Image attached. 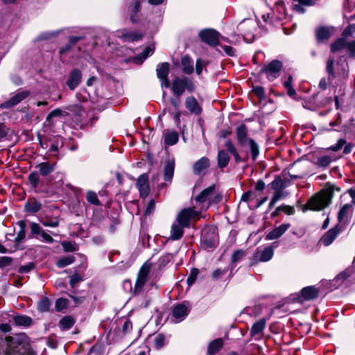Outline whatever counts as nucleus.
<instances>
[{
    "instance_id": "nucleus-1",
    "label": "nucleus",
    "mask_w": 355,
    "mask_h": 355,
    "mask_svg": "<svg viewBox=\"0 0 355 355\" xmlns=\"http://www.w3.org/2000/svg\"><path fill=\"white\" fill-rule=\"evenodd\" d=\"M0 355H35L24 335L7 336L0 343Z\"/></svg>"
},
{
    "instance_id": "nucleus-2",
    "label": "nucleus",
    "mask_w": 355,
    "mask_h": 355,
    "mask_svg": "<svg viewBox=\"0 0 355 355\" xmlns=\"http://www.w3.org/2000/svg\"><path fill=\"white\" fill-rule=\"evenodd\" d=\"M335 191H340V188L335 185H331L321 190L309 200L307 202L308 208L314 211H320L324 209L331 204Z\"/></svg>"
},
{
    "instance_id": "nucleus-3",
    "label": "nucleus",
    "mask_w": 355,
    "mask_h": 355,
    "mask_svg": "<svg viewBox=\"0 0 355 355\" xmlns=\"http://www.w3.org/2000/svg\"><path fill=\"white\" fill-rule=\"evenodd\" d=\"M236 139L241 148H243L248 143L250 146L252 158L255 160L259 153V146L257 144L250 138L248 137L247 127L241 124L236 129Z\"/></svg>"
},
{
    "instance_id": "nucleus-4",
    "label": "nucleus",
    "mask_w": 355,
    "mask_h": 355,
    "mask_svg": "<svg viewBox=\"0 0 355 355\" xmlns=\"http://www.w3.org/2000/svg\"><path fill=\"white\" fill-rule=\"evenodd\" d=\"M171 90L176 96H180L185 90L190 92L194 90V85L190 78L187 77H176L171 83Z\"/></svg>"
},
{
    "instance_id": "nucleus-5",
    "label": "nucleus",
    "mask_w": 355,
    "mask_h": 355,
    "mask_svg": "<svg viewBox=\"0 0 355 355\" xmlns=\"http://www.w3.org/2000/svg\"><path fill=\"white\" fill-rule=\"evenodd\" d=\"M345 50L349 58H355V40L347 41L346 38L340 37L331 46L333 53Z\"/></svg>"
},
{
    "instance_id": "nucleus-6",
    "label": "nucleus",
    "mask_w": 355,
    "mask_h": 355,
    "mask_svg": "<svg viewBox=\"0 0 355 355\" xmlns=\"http://www.w3.org/2000/svg\"><path fill=\"white\" fill-rule=\"evenodd\" d=\"M274 255V249L272 246H268L264 248H258L254 253L251 265L257 264L259 262H266L270 261Z\"/></svg>"
},
{
    "instance_id": "nucleus-7",
    "label": "nucleus",
    "mask_w": 355,
    "mask_h": 355,
    "mask_svg": "<svg viewBox=\"0 0 355 355\" xmlns=\"http://www.w3.org/2000/svg\"><path fill=\"white\" fill-rule=\"evenodd\" d=\"M200 40L210 46L216 47L219 45L220 33L214 29L206 28L200 31Z\"/></svg>"
},
{
    "instance_id": "nucleus-8",
    "label": "nucleus",
    "mask_w": 355,
    "mask_h": 355,
    "mask_svg": "<svg viewBox=\"0 0 355 355\" xmlns=\"http://www.w3.org/2000/svg\"><path fill=\"white\" fill-rule=\"evenodd\" d=\"M199 214L200 213L196 211L194 207L184 208L177 216L176 222L188 227L190 225L191 219L198 218Z\"/></svg>"
},
{
    "instance_id": "nucleus-9",
    "label": "nucleus",
    "mask_w": 355,
    "mask_h": 355,
    "mask_svg": "<svg viewBox=\"0 0 355 355\" xmlns=\"http://www.w3.org/2000/svg\"><path fill=\"white\" fill-rule=\"evenodd\" d=\"M215 186L211 185L204 189L196 198V201L202 205L201 209H207L211 205V196L214 194Z\"/></svg>"
},
{
    "instance_id": "nucleus-10",
    "label": "nucleus",
    "mask_w": 355,
    "mask_h": 355,
    "mask_svg": "<svg viewBox=\"0 0 355 355\" xmlns=\"http://www.w3.org/2000/svg\"><path fill=\"white\" fill-rule=\"evenodd\" d=\"M282 68V63L279 60H273L268 65L265 66L261 70L270 81L276 79L279 76Z\"/></svg>"
},
{
    "instance_id": "nucleus-11",
    "label": "nucleus",
    "mask_w": 355,
    "mask_h": 355,
    "mask_svg": "<svg viewBox=\"0 0 355 355\" xmlns=\"http://www.w3.org/2000/svg\"><path fill=\"white\" fill-rule=\"evenodd\" d=\"M150 263H146L141 268L135 286V293H140L150 270Z\"/></svg>"
},
{
    "instance_id": "nucleus-12",
    "label": "nucleus",
    "mask_w": 355,
    "mask_h": 355,
    "mask_svg": "<svg viewBox=\"0 0 355 355\" xmlns=\"http://www.w3.org/2000/svg\"><path fill=\"white\" fill-rule=\"evenodd\" d=\"M190 308L188 304L180 303L175 305L172 311V319L175 323L184 320L189 314Z\"/></svg>"
},
{
    "instance_id": "nucleus-13",
    "label": "nucleus",
    "mask_w": 355,
    "mask_h": 355,
    "mask_svg": "<svg viewBox=\"0 0 355 355\" xmlns=\"http://www.w3.org/2000/svg\"><path fill=\"white\" fill-rule=\"evenodd\" d=\"M354 208L352 204L347 203L343 205L338 213V225H340L344 228V227L349 223Z\"/></svg>"
},
{
    "instance_id": "nucleus-14",
    "label": "nucleus",
    "mask_w": 355,
    "mask_h": 355,
    "mask_svg": "<svg viewBox=\"0 0 355 355\" xmlns=\"http://www.w3.org/2000/svg\"><path fill=\"white\" fill-rule=\"evenodd\" d=\"M157 78L160 80L162 87L168 88L171 83L168 78L169 73V64L168 62H163L158 64L156 69Z\"/></svg>"
},
{
    "instance_id": "nucleus-15",
    "label": "nucleus",
    "mask_w": 355,
    "mask_h": 355,
    "mask_svg": "<svg viewBox=\"0 0 355 355\" xmlns=\"http://www.w3.org/2000/svg\"><path fill=\"white\" fill-rule=\"evenodd\" d=\"M225 146L227 152L233 155L236 163L245 161L248 156L247 151L241 150V153L242 154L241 155L236 150V147L230 139H228L225 141Z\"/></svg>"
},
{
    "instance_id": "nucleus-16",
    "label": "nucleus",
    "mask_w": 355,
    "mask_h": 355,
    "mask_svg": "<svg viewBox=\"0 0 355 355\" xmlns=\"http://www.w3.org/2000/svg\"><path fill=\"white\" fill-rule=\"evenodd\" d=\"M343 229V227L340 225H336L322 236L320 240L321 243L325 246L331 245Z\"/></svg>"
},
{
    "instance_id": "nucleus-17",
    "label": "nucleus",
    "mask_w": 355,
    "mask_h": 355,
    "mask_svg": "<svg viewBox=\"0 0 355 355\" xmlns=\"http://www.w3.org/2000/svg\"><path fill=\"white\" fill-rule=\"evenodd\" d=\"M137 188L141 198H145L147 197L150 192V187L148 185V175L146 173H143L138 178Z\"/></svg>"
},
{
    "instance_id": "nucleus-18",
    "label": "nucleus",
    "mask_w": 355,
    "mask_h": 355,
    "mask_svg": "<svg viewBox=\"0 0 355 355\" xmlns=\"http://www.w3.org/2000/svg\"><path fill=\"white\" fill-rule=\"evenodd\" d=\"M29 95L28 91H21L15 94L8 101L0 105L1 108H10L24 100Z\"/></svg>"
},
{
    "instance_id": "nucleus-19",
    "label": "nucleus",
    "mask_w": 355,
    "mask_h": 355,
    "mask_svg": "<svg viewBox=\"0 0 355 355\" xmlns=\"http://www.w3.org/2000/svg\"><path fill=\"white\" fill-rule=\"evenodd\" d=\"M185 107L190 114L200 115L202 112V107L198 101L193 96H189L185 99Z\"/></svg>"
},
{
    "instance_id": "nucleus-20",
    "label": "nucleus",
    "mask_w": 355,
    "mask_h": 355,
    "mask_svg": "<svg viewBox=\"0 0 355 355\" xmlns=\"http://www.w3.org/2000/svg\"><path fill=\"white\" fill-rule=\"evenodd\" d=\"M82 79V73L78 69L72 70L67 81V85L71 90H74L80 83Z\"/></svg>"
},
{
    "instance_id": "nucleus-21",
    "label": "nucleus",
    "mask_w": 355,
    "mask_h": 355,
    "mask_svg": "<svg viewBox=\"0 0 355 355\" xmlns=\"http://www.w3.org/2000/svg\"><path fill=\"white\" fill-rule=\"evenodd\" d=\"M354 268L352 267H349L345 269L344 271L339 273L332 281V284L336 287L340 286L343 285L345 282L347 281V279L353 275Z\"/></svg>"
},
{
    "instance_id": "nucleus-22",
    "label": "nucleus",
    "mask_w": 355,
    "mask_h": 355,
    "mask_svg": "<svg viewBox=\"0 0 355 355\" xmlns=\"http://www.w3.org/2000/svg\"><path fill=\"white\" fill-rule=\"evenodd\" d=\"M291 227L289 223H284L280 225L279 227L274 228L272 230L269 232L266 236V240H275L282 236Z\"/></svg>"
},
{
    "instance_id": "nucleus-23",
    "label": "nucleus",
    "mask_w": 355,
    "mask_h": 355,
    "mask_svg": "<svg viewBox=\"0 0 355 355\" xmlns=\"http://www.w3.org/2000/svg\"><path fill=\"white\" fill-rule=\"evenodd\" d=\"M253 26L252 21L245 20H243L238 26L239 31L241 32L243 39L248 42H250L253 37V35L248 28H251Z\"/></svg>"
},
{
    "instance_id": "nucleus-24",
    "label": "nucleus",
    "mask_w": 355,
    "mask_h": 355,
    "mask_svg": "<svg viewBox=\"0 0 355 355\" xmlns=\"http://www.w3.org/2000/svg\"><path fill=\"white\" fill-rule=\"evenodd\" d=\"M42 208V203L35 198H29L24 205V209L27 213L35 214Z\"/></svg>"
},
{
    "instance_id": "nucleus-25",
    "label": "nucleus",
    "mask_w": 355,
    "mask_h": 355,
    "mask_svg": "<svg viewBox=\"0 0 355 355\" xmlns=\"http://www.w3.org/2000/svg\"><path fill=\"white\" fill-rule=\"evenodd\" d=\"M319 294V289L315 286H306L302 289L301 296L304 300H311L316 298Z\"/></svg>"
},
{
    "instance_id": "nucleus-26",
    "label": "nucleus",
    "mask_w": 355,
    "mask_h": 355,
    "mask_svg": "<svg viewBox=\"0 0 355 355\" xmlns=\"http://www.w3.org/2000/svg\"><path fill=\"white\" fill-rule=\"evenodd\" d=\"M186 227L182 226L181 224L178 223H174L171 229V235L168 239H171L173 241L180 239L184 234V229Z\"/></svg>"
},
{
    "instance_id": "nucleus-27",
    "label": "nucleus",
    "mask_w": 355,
    "mask_h": 355,
    "mask_svg": "<svg viewBox=\"0 0 355 355\" xmlns=\"http://www.w3.org/2000/svg\"><path fill=\"white\" fill-rule=\"evenodd\" d=\"M175 168V160L173 158L168 159L165 162L164 177V180L170 181L173 178Z\"/></svg>"
},
{
    "instance_id": "nucleus-28",
    "label": "nucleus",
    "mask_w": 355,
    "mask_h": 355,
    "mask_svg": "<svg viewBox=\"0 0 355 355\" xmlns=\"http://www.w3.org/2000/svg\"><path fill=\"white\" fill-rule=\"evenodd\" d=\"M163 135L166 146H173L178 141L179 136L176 131L167 130Z\"/></svg>"
},
{
    "instance_id": "nucleus-29",
    "label": "nucleus",
    "mask_w": 355,
    "mask_h": 355,
    "mask_svg": "<svg viewBox=\"0 0 355 355\" xmlns=\"http://www.w3.org/2000/svg\"><path fill=\"white\" fill-rule=\"evenodd\" d=\"M209 166V159L206 157H203L194 164L193 172L196 175H200L205 169L208 168Z\"/></svg>"
},
{
    "instance_id": "nucleus-30",
    "label": "nucleus",
    "mask_w": 355,
    "mask_h": 355,
    "mask_svg": "<svg viewBox=\"0 0 355 355\" xmlns=\"http://www.w3.org/2000/svg\"><path fill=\"white\" fill-rule=\"evenodd\" d=\"M142 36V34L128 31H123L121 33V35H119V37H121L124 42L137 41L140 40Z\"/></svg>"
},
{
    "instance_id": "nucleus-31",
    "label": "nucleus",
    "mask_w": 355,
    "mask_h": 355,
    "mask_svg": "<svg viewBox=\"0 0 355 355\" xmlns=\"http://www.w3.org/2000/svg\"><path fill=\"white\" fill-rule=\"evenodd\" d=\"M293 1L298 2V4L293 5V10L300 12L304 13L305 10L303 6H310L315 4L318 0H293Z\"/></svg>"
},
{
    "instance_id": "nucleus-32",
    "label": "nucleus",
    "mask_w": 355,
    "mask_h": 355,
    "mask_svg": "<svg viewBox=\"0 0 355 355\" xmlns=\"http://www.w3.org/2000/svg\"><path fill=\"white\" fill-rule=\"evenodd\" d=\"M332 28L320 27L316 30V37L318 41H323L330 37L333 32Z\"/></svg>"
},
{
    "instance_id": "nucleus-33",
    "label": "nucleus",
    "mask_w": 355,
    "mask_h": 355,
    "mask_svg": "<svg viewBox=\"0 0 355 355\" xmlns=\"http://www.w3.org/2000/svg\"><path fill=\"white\" fill-rule=\"evenodd\" d=\"M182 71L186 74H191L193 71V61L191 58L186 55L182 57L181 60Z\"/></svg>"
},
{
    "instance_id": "nucleus-34",
    "label": "nucleus",
    "mask_w": 355,
    "mask_h": 355,
    "mask_svg": "<svg viewBox=\"0 0 355 355\" xmlns=\"http://www.w3.org/2000/svg\"><path fill=\"white\" fill-rule=\"evenodd\" d=\"M275 9L278 13V15L275 17L277 20L282 21L286 18L287 10L284 2L281 1L275 2Z\"/></svg>"
},
{
    "instance_id": "nucleus-35",
    "label": "nucleus",
    "mask_w": 355,
    "mask_h": 355,
    "mask_svg": "<svg viewBox=\"0 0 355 355\" xmlns=\"http://www.w3.org/2000/svg\"><path fill=\"white\" fill-rule=\"evenodd\" d=\"M223 340L221 338H216L211 341L208 346V354L214 355L218 352L223 347Z\"/></svg>"
},
{
    "instance_id": "nucleus-36",
    "label": "nucleus",
    "mask_w": 355,
    "mask_h": 355,
    "mask_svg": "<svg viewBox=\"0 0 355 355\" xmlns=\"http://www.w3.org/2000/svg\"><path fill=\"white\" fill-rule=\"evenodd\" d=\"M230 157L227 152L220 150L218 152V165L220 168L226 167L230 162Z\"/></svg>"
},
{
    "instance_id": "nucleus-37",
    "label": "nucleus",
    "mask_w": 355,
    "mask_h": 355,
    "mask_svg": "<svg viewBox=\"0 0 355 355\" xmlns=\"http://www.w3.org/2000/svg\"><path fill=\"white\" fill-rule=\"evenodd\" d=\"M37 168L42 176H47L54 171L55 165L49 162H42L37 166Z\"/></svg>"
},
{
    "instance_id": "nucleus-38",
    "label": "nucleus",
    "mask_w": 355,
    "mask_h": 355,
    "mask_svg": "<svg viewBox=\"0 0 355 355\" xmlns=\"http://www.w3.org/2000/svg\"><path fill=\"white\" fill-rule=\"evenodd\" d=\"M142 0H135L134 5L130 8V20L132 23H137L139 21V18L137 16V14L140 10V2Z\"/></svg>"
},
{
    "instance_id": "nucleus-39",
    "label": "nucleus",
    "mask_w": 355,
    "mask_h": 355,
    "mask_svg": "<svg viewBox=\"0 0 355 355\" xmlns=\"http://www.w3.org/2000/svg\"><path fill=\"white\" fill-rule=\"evenodd\" d=\"M202 243L205 248L209 250L216 246V239L215 236L209 238L205 233L202 235Z\"/></svg>"
},
{
    "instance_id": "nucleus-40",
    "label": "nucleus",
    "mask_w": 355,
    "mask_h": 355,
    "mask_svg": "<svg viewBox=\"0 0 355 355\" xmlns=\"http://www.w3.org/2000/svg\"><path fill=\"white\" fill-rule=\"evenodd\" d=\"M18 226L19 227V230L17 232V235L16 238L15 239V242L16 244L19 243L21 242L26 236V232L25 228L26 226V222L24 220H19L17 223Z\"/></svg>"
},
{
    "instance_id": "nucleus-41",
    "label": "nucleus",
    "mask_w": 355,
    "mask_h": 355,
    "mask_svg": "<svg viewBox=\"0 0 355 355\" xmlns=\"http://www.w3.org/2000/svg\"><path fill=\"white\" fill-rule=\"evenodd\" d=\"M75 323V320L71 316H65L59 322V327L62 330L69 329Z\"/></svg>"
},
{
    "instance_id": "nucleus-42",
    "label": "nucleus",
    "mask_w": 355,
    "mask_h": 355,
    "mask_svg": "<svg viewBox=\"0 0 355 355\" xmlns=\"http://www.w3.org/2000/svg\"><path fill=\"white\" fill-rule=\"evenodd\" d=\"M75 261V257L73 255H69L63 257H60L56 263L58 268H64L69 265H71Z\"/></svg>"
},
{
    "instance_id": "nucleus-43",
    "label": "nucleus",
    "mask_w": 355,
    "mask_h": 355,
    "mask_svg": "<svg viewBox=\"0 0 355 355\" xmlns=\"http://www.w3.org/2000/svg\"><path fill=\"white\" fill-rule=\"evenodd\" d=\"M51 304L49 298L42 297L37 303V309L40 312H46L49 311Z\"/></svg>"
},
{
    "instance_id": "nucleus-44",
    "label": "nucleus",
    "mask_w": 355,
    "mask_h": 355,
    "mask_svg": "<svg viewBox=\"0 0 355 355\" xmlns=\"http://www.w3.org/2000/svg\"><path fill=\"white\" fill-rule=\"evenodd\" d=\"M266 325V322L264 320H259L253 324L251 330L250 334L252 336H255L257 334H260L264 329Z\"/></svg>"
},
{
    "instance_id": "nucleus-45",
    "label": "nucleus",
    "mask_w": 355,
    "mask_h": 355,
    "mask_svg": "<svg viewBox=\"0 0 355 355\" xmlns=\"http://www.w3.org/2000/svg\"><path fill=\"white\" fill-rule=\"evenodd\" d=\"M14 321L19 326H28L31 323V319L29 317L23 315L15 316Z\"/></svg>"
},
{
    "instance_id": "nucleus-46",
    "label": "nucleus",
    "mask_w": 355,
    "mask_h": 355,
    "mask_svg": "<svg viewBox=\"0 0 355 355\" xmlns=\"http://www.w3.org/2000/svg\"><path fill=\"white\" fill-rule=\"evenodd\" d=\"M154 346L157 349H160L164 346L166 343V339L164 335L157 334L153 339Z\"/></svg>"
},
{
    "instance_id": "nucleus-47",
    "label": "nucleus",
    "mask_w": 355,
    "mask_h": 355,
    "mask_svg": "<svg viewBox=\"0 0 355 355\" xmlns=\"http://www.w3.org/2000/svg\"><path fill=\"white\" fill-rule=\"evenodd\" d=\"M86 198H87V200L92 205H100V201L97 197V195L94 191H87Z\"/></svg>"
},
{
    "instance_id": "nucleus-48",
    "label": "nucleus",
    "mask_w": 355,
    "mask_h": 355,
    "mask_svg": "<svg viewBox=\"0 0 355 355\" xmlns=\"http://www.w3.org/2000/svg\"><path fill=\"white\" fill-rule=\"evenodd\" d=\"M68 113L65 110L61 109H55L51 111L46 117L47 121H50L52 118L56 116H66Z\"/></svg>"
},
{
    "instance_id": "nucleus-49",
    "label": "nucleus",
    "mask_w": 355,
    "mask_h": 355,
    "mask_svg": "<svg viewBox=\"0 0 355 355\" xmlns=\"http://www.w3.org/2000/svg\"><path fill=\"white\" fill-rule=\"evenodd\" d=\"M28 180L32 187L36 188L40 182L39 173L36 171L31 172L28 175Z\"/></svg>"
},
{
    "instance_id": "nucleus-50",
    "label": "nucleus",
    "mask_w": 355,
    "mask_h": 355,
    "mask_svg": "<svg viewBox=\"0 0 355 355\" xmlns=\"http://www.w3.org/2000/svg\"><path fill=\"white\" fill-rule=\"evenodd\" d=\"M331 158L329 155H323L318 159V165L321 167H327L331 162Z\"/></svg>"
},
{
    "instance_id": "nucleus-51",
    "label": "nucleus",
    "mask_w": 355,
    "mask_h": 355,
    "mask_svg": "<svg viewBox=\"0 0 355 355\" xmlns=\"http://www.w3.org/2000/svg\"><path fill=\"white\" fill-rule=\"evenodd\" d=\"M245 256V252L242 250H237L234 252L232 256V263H236L239 262Z\"/></svg>"
},
{
    "instance_id": "nucleus-52",
    "label": "nucleus",
    "mask_w": 355,
    "mask_h": 355,
    "mask_svg": "<svg viewBox=\"0 0 355 355\" xmlns=\"http://www.w3.org/2000/svg\"><path fill=\"white\" fill-rule=\"evenodd\" d=\"M199 274V270L197 268H193L190 272L189 276L187 279V282L189 286H191L196 280L197 276Z\"/></svg>"
},
{
    "instance_id": "nucleus-53",
    "label": "nucleus",
    "mask_w": 355,
    "mask_h": 355,
    "mask_svg": "<svg viewBox=\"0 0 355 355\" xmlns=\"http://www.w3.org/2000/svg\"><path fill=\"white\" fill-rule=\"evenodd\" d=\"M68 300L64 298H59L55 302V309L58 311H60L68 306Z\"/></svg>"
},
{
    "instance_id": "nucleus-54",
    "label": "nucleus",
    "mask_w": 355,
    "mask_h": 355,
    "mask_svg": "<svg viewBox=\"0 0 355 355\" xmlns=\"http://www.w3.org/2000/svg\"><path fill=\"white\" fill-rule=\"evenodd\" d=\"M346 140L344 139H340L337 141L336 144L331 146L328 150L334 152L340 150L346 144Z\"/></svg>"
},
{
    "instance_id": "nucleus-55",
    "label": "nucleus",
    "mask_w": 355,
    "mask_h": 355,
    "mask_svg": "<svg viewBox=\"0 0 355 355\" xmlns=\"http://www.w3.org/2000/svg\"><path fill=\"white\" fill-rule=\"evenodd\" d=\"M173 259V254H166L163 256H162L158 261L159 266H166L168 262H170Z\"/></svg>"
},
{
    "instance_id": "nucleus-56",
    "label": "nucleus",
    "mask_w": 355,
    "mask_h": 355,
    "mask_svg": "<svg viewBox=\"0 0 355 355\" xmlns=\"http://www.w3.org/2000/svg\"><path fill=\"white\" fill-rule=\"evenodd\" d=\"M154 52V49L152 46H147L143 51V52L139 55L141 57L140 62H142L144 60H146L149 55H151Z\"/></svg>"
},
{
    "instance_id": "nucleus-57",
    "label": "nucleus",
    "mask_w": 355,
    "mask_h": 355,
    "mask_svg": "<svg viewBox=\"0 0 355 355\" xmlns=\"http://www.w3.org/2000/svg\"><path fill=\"white\" fill-rule=\"evenodd\" d=\"M355 33V24H349L343 31V35L344 38L352 36Z\"/></svg>"
},
{
    "instance_id": "nucleus-58",
    "label": "nucleus",
    "mask_w": 355,
    "mask_h": 355,
    "mask_svg": "<svg viewBox=\"0 0 355 355\" xmlns=\"http://www.w3.org/2000/svg\"><path fill=\"white\" fill-rule=\"evenodd\" d=\"M12 259L9 257H0V268L10 266L12 263Z\"/></svg>"
},
{
    "instance_id": "nucleus-59",
    "label": "nucleus",
    "mask_w": 355,
    "mask_h": 355,
    "mask_svg": "<svg viewBox=\"0 0 355 355\" xmlns=\"http://www.w3.org/2000/svg\"><path fill=\"white\" fill-rule=\"evenodd\" d=\"M150 349L146 345L140 346L135 352V355H150Z\"/></svg>"
},
{
    "instance_id": "nucleus-60",
    "label": "nucleus",
    "mask_w": 355,
    "mask_h": 355,
    "mask_svg": "<svg viewBox=\"0 0 355 355\" xmlns=\"http://www.w3.org/2000/svg\"><path fill=\"white\" fill-rule=\"evenodd\" d=\"M282 197V191H275L274 196H272V198L270 202L269 207H273Z\"/></svg>"
},
{
    "instance_id": "nucleus-61",
    "label": "nucleus",
    "mask_w": 355,
    "mask_h": 355,
    "mask_svg": "<svg viewBox=\"0 0 355 355\" xmlns=\"http://www.w3.org/2000/svg\"><path fill=\"white\" fill-rule=\"evenodd\" d=\"M30 227H31V233L33 234H40V235L43 231L42 227L37 223H31Z\"/></svg>"
},
{
    "instance_id": "nucleus-62",
    "label": "nucleus",
    "mask_w": 355,
    "mask_h": 355,
    "mask_svg": "<svg viewBox=\"0 0 355 355\" xmlns=\"http://www.w3.org/2000/svg\"><path fill=\"white\" fill-rule=\"evenodd\" d=\"M41 223L45 227H56L59 225L58 220H42Z\"/></svg>"
},
{
    "instance_id": "nucleus-63",
    "label": "nucleus",
    "mask_w": 355,
    "mask_h": 355,
    "mask_svg": "<svg viewBox=\"0 0 355 355\" xmlns=\"http://www.w3.org/2000/svg\"><path fill=\"white\" fill-rule=\"evenodd\" d=\"M67 110L75 113V114L80 115L82 112V106L80 105H72L67 107Z\"/></svg>"
},
{
    "instance_id": "nucleus-64",
    "label": "nucleus",
    "mask_w": 355,
    "mask_h": 355,
    "mask_svg": "<svg viewBox=\"0 0 355 355\" xmlns=\"http://www.w3.org/2000/svg\"><path fill=\"white\" fill-rule=\"evenodd\" d=\"M34 263H28L26 265L21 266L19 269V272L21 273H27L32 270L34 268Z\"/></svg>"
}]
</instances>
